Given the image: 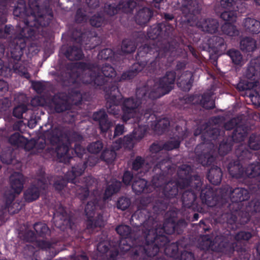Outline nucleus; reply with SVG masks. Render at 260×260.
Wrapping results in <instances>:
<instances>
[{"label": "nucleus", "instance_id": "nucleus-29", "mask_svg": "<svg viewBox=\"0 0 260 260\" xmlns=\"http://www.w3.org/2000/svg\"><path fill=\"white\" fill-rule=\"evenodd\" d=\"M200 178L202 181V185H203L202 179L201 177ZM202 185H201L200 189L199 190H197L194 188H192L195 189L196 191H198V192L200 191V198L202 203L208 206L213 207L214 208V211L215 213L216 211L215 210L216 207L219 206L216 203L215 193L212 188L202 189Z\"/></svg>", "mask_w": 260, "mask_h": 260}, {"label": "nucleus", "instance_id": "nucleus-40", "mask_svg": "<svg viewBox=\"0 0 260 260\" xmlns=\"http://www.w3.org/2000/svg\"><path fill=\"white\" fill-rule=\"evenodd\" d=\"M97 250L102 254L105 260H116L119 251L115 248L110 249L105 242H100L96 247Z\"/></svg>", "mask_w": 260, "mask_h": 260}, {"label": "nucleus", "instance_id": "nucleus-48", "mask_svg": "<svg viewBox=\"0 0 260 260\" xmlns=\"http://www.w3.org/2000/svg\"><path fill=\"white\" fill-rule=\"evenodd\" d=\"M40 196V189L36 185H31L23 192V199L27 203H31L38 200Z\"/></svg>", "mask_w": 260, "mask_h": 260}, {"label": "nucleus", "instance_id": "nucleus-9", "mask_svg": "<svg viewBox=\"0 0 260 260\" xmlns=\"http://www.w3.org/2000/svg\"><path fill=\"white\" fill-rule=\"evenodd\" d=\"M70 82L72 83L75 88H72L70 94L73 98L74 104L80 105L82 102V92L81 88L84 85L90 84L96 89H103L106 80L100 72L89 70L87 72L79 76L77 72L70 73Z\"/></svg>", "mask_w": 260, "mask_h": 260}, {"label": "nucleus", "instance_id": "nucleus-18", "mask_svg": "<svg viewBox=\"0 0 260 260\" xmlns=\"http://www.w3.org/2000/svg\"><path fill=\"white\" fill-rule=\"evenodd\" d=\"M219 239L220 241L217 239L212 241L209 237L204 236L199 243V248L205 252L212 251L231 255L234 248L233 245L226 242L225 237H222Z\"/></svg>", "mask_w": 260, "mask_h": 260}, {"label": "nucleus", "instance_id": "nucleus-50", "mask_svg": "<svg viewBox=\"0 0 260 260\" xmlns=\"http://www.w3.org/2000/svg\"><path fill=\"white\" fill-rule=\"evenodd\" d=\"M132 187L134 192L137 194L141 193H148L150 191V189L148 188V182L144 179L138 178L134 179Z\"/></svg>", "mask_w": 260, "mask_h": 260}, {"label": "nucleus", "instance_id": "nucleus-39", "mask_svg": "<svg viewBox=\"0 0 260 260\" xmlns=\"http://www.w3.org/2000/svg\"><path fill=\"white\" fill-rule=\"evenodd\" d=\"M246 77L251 80L260 78V58L251 60L246 71Z\"/></svg>", "mask_w": 260, "mask_h": 260}, {"label": "nucleus", "instance_id": "nucleus-31", "mask_svg": "<svg viewBox=\"0 0 260 260\" xmlns=\"http://www.w3.org/2000/svg\"><path fill=\"white\" fill-rule=\"evenodd\" d=\"M196 210V209H195L194 210H188V209H187L186 210V211L185 210H182V211L183 212V218H181L180 219L177 220V218H178V215L179 214V212H180V210L178 209V208L177 207H173L171 209H170V210L168 211L166 214H165V220H164V222L163 223V224L161 223V226H163L167 218H168V216H167V214L170 212V211H172V212H175L176 213V216H174V217H173V220H174V223H177L179 220H184L185 222L186 223V225H187L188 224V223L185 220V218H186L188 221H196V220H198L199 218V214L198 213H195V210ZM187 226H186L184 229H183V231L184 232V229L186 228ZM183 232H182L183 233Z\"/></svg>", "mask_w": 260, "mask_h": 260}, {"label": "nucleus", "instance_id": "nucleus-43", "mask_svg": "<svg viewBox=\"0 0 260 260\" xmlns=\"http://www.w3.org/2000/svg\"><path fill=\"white\" fill-rule=\"evenodd\" d=\"M250 191L252 193L255 194L256 197L248 202L247 205V209L251 212L259 213L260 212V186L256 185L255 186H251Z\"/></svg>", "mask_w": 260, "mask_h": 260}, {"label": "nucleus", "instance_id": "nucleus-41", "mask_svg": "<svg viewBox=\"0 0 260 260\" xmlns=\"http://www.w3.org/2000/svg\"><path fill=\"white\" fill-rule=\"evenodd\" d=\"M122 186V182L116 179H111L106 183V188L103 195L104 200L110 199L115 194L118 193Z\"/></svg>", "mask_w": 260, "mask_h": 260}, {"label": "nucleus", "instance_id": "nucleus-26", "mask_svg": "<svg viewBox=\"0 0 260 260\" xmlns=\"http://www.w3.org/2000/svg\"><path fill=\"white\" fill-rule=\"evenodd\" d=\"M6 6L7 5L0 0V38H7L14 30L12 25H4L7 21Z\"/></svg>", "mask_w": 260, "mask_h": 260}, {"label": "nucleus", "instance_id": "nucleus-28", "mask_svg": "<svg viewBox=\"0 0 260 260\" xmlns=\"http://www.w3.org/2000/svg\"><path fill=\"white\" fill-rule=\"evenodd\" d=\"M181 11L185 17L193 19L200 13L201 8L197 0H182Z\"/></svg>", "mask_w": 260, "mask_h": 260}, {"label": "nucleus", "instance_id": "nucleus-13", "mask_svg": "<svg viewBox=\"0 0 260 260\" xmlns=\"http://www.w3.org/2000/svg\"><path fill=\"white\" fill-rule=\"evenodd\" d=\"M95 32L88 29H85L81 26L74 29L71 34V38L78 45L69 46L64 50V54L67 58L70 60H80L82 59L83 54L81 45H88L95 37Z\"/></svg>", "mask_w": 260, "mask_h": 260}, {"label": "nucleus", "instance_id": "nucleus-30", "mask_svg": "<svg viewBox=\"0 0 260 260\" xmlns=\"http://www.w3.org/2000/svg\"><path fill=\"white\" fill-rule=\"evenodd\" d=\"M52 103L55 112L60 113L67 111V113L69 114V116L72 118L76 116V113L71 111L72 105L70 104L67 99L61 98L60 96H54L52 99Z\"/></svg>", "mask_w": 260, "mask_h": 260}, {"label": "nucleus", "instance_id": "nucleus-54", "mask_svg": "<svg viewBox=\"0 0 260 260\" xmlns=\"http://www.w3.org/2000/svg\"><path fill=\"white\" fill-rule=\"evenodd\" d=\"M87 218L86 224V228L88 230H93L95 228H101L104 225L103 216L101 214H99L95 219H93V217Z\"/></svg>", "mask_w": 260, "mask_h": 260}, {"label": "nucleus", "instance_id": "nucleus-22", "mask_svg": "<svg viewBox=\"0 0 260 260\" xmlns=\"http://www.w3.org/2000/svg\"><path fill=\"white\" fill-rule=\"evenodd\" d=\"M162 169L159 171V168L155 169V166H153V172L155 173V175L153 176L151 182L155 188L165 186L174 171V168L171 167V164H169V167L167 168L164 166Z\"/></svg>", "mask_w": 260, "mask_h": 260}, {"label": "nucleus", "instance_id": "nucleus-14", "mask_svg": "<svg viewBox=\"0 0 260 260\" xmlns=\"http://www.w3.org/2000/svg\"><path fill=\"white\" fill-rule=\"evenodd\" d=\"M242 202L231 201V203L225 202L218 207H216L213 218L218 223L226 224L228 228L234 230L237 228V214L242 209Z\"/></svg>", "mask_w": 260, "mask_h": 260}, {"label": "nucleus", "instance_id": "nucleus-20", "mask_svg": "<svg viewBox=\"0 0 260 260\" xmlns=\"http://www.w3.org/2000/svg\"><path fill=\"white\" fill-rule=\"evenodd\" d=\"M136 0H121L118 5L106 3L104 11L107 15L112 16L117 14L119 11L124 13L131 14L137 6Z\"/></svg>", "mask_w": 260, "mask_h": 260}, {"label": "nucleus", "instance_id": "nucleus-7", "mask_svg": "<svg viewBox=\"0 0 260 260\" xmlns=\"http://www.w3.org/2000/svg\"><path fill=\"white\" fill-rule=\"evenodd\" d=\"M220 129L217 126H206L204 129L198 127L194 131V135H201L202 142L195 148L194 152L197 156V160L203 166L212 165L216 160V153L213 148V140H216L220 136Z\"/></svg>", "mask_w": 260, "mask_h": 260}, {"label": "nucleus", "instance_id": "nucleus-38", "mask_svg": "<svg viewBox=\"0 0 260 260\" xmlns=\"http://www.w3.org/2000/svg\"><path fill=\"white\" fill-rule=\"evenodd\" d=\"M227 169L232 178L241 179L245 177V168L239 161L234 160L227 164Z\"/></svg>", "mask_w": 260, "mask_h": 260}, {"label": "nucleus", "instance_id": "nucleus-25", "mask_svg": "<svg viewBox=\"0 0 260 260\" xmlns=\"http://www.w3.org/2000/svg\"><path fill=\"white\" fill-rule=\"evenodd\" d=\"M145 131H140L139 128L134 129L132 134L125 136L122 139L118 140V143L116 142V145L120 146V148L123 146L126 148L132 149L134 148V143L136 142L140 141L145 135Z\"/></svg>", "mask_w": 260, "mask_h": 260}, {"label": "nucleus", "instance_id": "nucleus-36", "mask_svg": "<svg viewBox=\"0 0 260 260\" xmlns=\"http://www.w3.org/2000/svg\"><path fill=\"white\" fill-rule=\"evenodd\" d=\"M93 119L98 121L102 132H107L113 125L111 121L108 118V115L104 110H100L93 114Z\"/></svg>", "mask_w": 260, "mask_h": 260}, {"label": "nucleus", "instance_id": "nucleus-52", "mask_svg": "<svg viewBox=\"0 0 260 260\" xmlns=\"http://www.w3.org/2000/svg\"><path fill=\"white\" fill-rule=\"evenodd\" d=\"M240 46L241 49L244 52H253L256 48V42L254 39L246 37L241 40Z\"/></svg>", "mask_w": 260, "mask_h": 260}, {"label": "nucleus", "instance_id": "nucleus-19", "mask_svg": "<svg viewBox=\"0 0 260 260\" xmlns=\"http://www.w3.org/2000/svg\"><path fill=\"white\" fill-rule=\"evenodd\" d=\"M53 221L54 225L61 231L70 229L72 231L76 228V219L72 213H68L64 207L60 205L53 214Z\"/></svg>", "mask_w": 260, "mask_h": 260}, {"label": "nucleus", "instance_id": "nucleus-57", "mask_svg": "<svg viewBox=\"0 0 260 260\" xmlns=\"http://www.w3.org/2000/svg\"><path fill=\"white\" fill-rule=\"evenodd\" d=\"M225 54L230 57L234 64L236 65L241 64L243 56L240 51L235 49H231L228 50Z\"/></svg>", "mask_w": 260, "mask_h": 260}, {"label": "nucleus", "instance_id": "nucleus-6", "mask_svg": "<svg viewBox=\"0 0 260 260\" xmlns=\"http://www.w3.org/2000/svg\"><path fill=\"white\" fill-rule=\"evenodd\" d=\"M46 137L50 144L55 146L57 160L65 162L73 159V157L68 156L72 143L81 142L83 140V137L78 133L60 125L52 127L46 133Z\"/></svg>", "mask_w": 260, "mask_h": 260}, {"label": "nucleus", "instance_id": "nucleus-55", "mask_svg": "<svg viewBox=\"0 0 260 260\" xmlns=\"http://www.w3.org/2000/svg\"><path fill=\"white\" fill-rule=\"evenodd\" d=\"M34 229L37 235L41 237L44 238L49 236L50 231L47 225L41 222H38L34 224Z\"/></svg>", "mask_w": 260, "mask_h": 260}, {"label": "nucleus", "instance_id": "nucleus-21", "mask_svg": "<svg viewBox=\"0 0 260 260\" xmlns=\"http://www.w3.org/2000/svg\"><path fill=\"white\" fill-rule=\"evenodd\" d=\"M143 103L141 98L133 97L125 98L124 99L121 105L122 112V119L126 122L133 117L139 106Z\"/></svg>", "mask_w": 260, "mask_h": 260}, {"label": "nucleus", "instance_id": "nucleus-35", "mask_svg": "<svg viewBox=\"0 0 260 260\" xmlns=\"http://www.w3.org/2000/svg\"><path fill=\"white\" fill-rule=\"evenodd\" d=\"M194 81L193 73L190 71H186L178 78L177 85L183 91H188L192 86Z\"/></svg>", "mask_w": 260, "mask_h": 260}, {"label": "nucleus", "instance_id": "nucleus-60", "mask_svg": "<svg viewBox=\"0 0 260 260\" xmlns=\"http://www.w3.org/2000/svg\"><path fill=\"white\" fill-rule=\"evenodd\" d=\"M221 30L224 34L231 37L237 36L239 34L236 26L230 23L225 22L221 26Z\"/></svg>", "mask_w": 260, "mask_h": 260}, {"label": "nucleus", "instance_id": "nucleus-44", "mask_svg": "<svg viewBox=\"0 0 260 260\" xmlns=\"http://www.w3.org/2000/svg\"><path fill=\"white\" fill-rule=\"evenodd\" d=\"M210 47L217 54H225L227 48L226 44L223 38L219 36H213L209 40Z\"/></svg>", "mask_w": 260, "mask_h": 260}, {"label": "nucleus", "instance_id": "nucleus-53", "mask_svg": "<svg viewBox=\"0 0 260 260\" xmlns=\"http://www.w3.org/2000/svg\"><path fill=\"white\" fill-rule=\"evenodd\" d=\"M170 126V121L168 119L164 118L159 119L152 125L154 131L158 135L164 133Z\"/></svg>", "mask_w": 260, "mask_h": 260}, {"label": "nucleus", "instance_id": "nucleus-11", "mask_svg": "<svg viewBox=\"0 0 260 260\" xmlns=\"http://www.w3.org/2000/svg\"><path fill=\"white\" fill-rule=\"evenodd\" d=\"M156 55V59H159L160 55H161L162 58V63L166 59V56L168 53L166 52L163 49L152 46V44L149 42L148 44H145L144 45L140 47L138 49V52L136 56V59L141 60V63H134L129 69L122 73L120 77V80H131L136 77L137 74L141 72L146 66V62L153 56Z\"/></svg>", "mask_w": 260, "mask_h": 260}, {"label": "nucleus", "instance_id": "nucleus-56", "mask_svg": "<svg viewBox=\"0 0 260 260\" xmlns=\"http://www.w3.org/2000/svg\"><path fill=\"white\" fill-rule=\"evenodd\" d=\"M121 48L123 53L129 54L135 51L137 45L135 41L125 39L122 42Z\"/></svg>", "mask_w": 260, "mask_h": 260}, {"label": "nucleus", "instance_id": "nucleus-10", "mask_svg": "<svg viewBox=\"0 0 260 260\" xmlns=\"http://www.w3.org/2000/svg\"><path fill=\"white\" fill-rule=\"evenodd\" d=\"M103 77L106 81L103 86V90L106 93L107 101L106 107L107 112L115 116L119 115L120 108L119 106V97L120 92L118 87V83L113 80L116 72L115 69L111 65L105 63L101 69Z\"/></svg>", "mask_w": 260, "mask_h": 260}, {"label": "nucleus", "instance_id": "nucleus-12", "mask_svg": "<svg viewBox=\"0 0 260 260\" xmlns=\"http://www.w3.org/2000/svg\"><path fill=\"white\" fill-rule=\"evenodd\" d=\"M176 78V73L175 71H167L164 76L155 82L151 90H147L146 87L137 88L136 95L141 99L143 102L147 100L152 102L168 93L173 89Z\"/></svg>", "mask_w": 260, "mask_h": 260}, {"label": "nucleus", "instance_id": "nucleus-64", "mask_svg": "<svg viewBox=\"0 0 260 260\" xmlns=\"http://www.w3.org/2000/svg\"><path fill=\"white\" fill-rule=\"evenodd\" d=\"M131 204V201L129 198L122 196L118 198L116 203V207L117 209L124 211L129 207Z\"/></svg>", "mask_w": 260, "mask_h": 260}, {"label": "nucleus", "instance_id": "nucleus-42", "mask_svg": "<svg viewBox=\"0 0 260 260\" xmlns=\"http://www.w3.org/2000/svg\"><path fill=\"white\" fill-rule=\"evenodd\" d=\"M120 149V146L116 145L115 143L111 147L105 148L100 155L101 160L107 164H112L116 158V151Z\"/></svg>", "mask_w": 260, "mask_h": 260}, {"label": "nucleus", "instance_id": "nucleus-37", "mask_svg": "<svg viewBox=\"0 0 260 260\" xmlns=\"http://www.w3.org/2000/svg\"><path fill=\"white\" fill-rule=\"evenodd\" d=\"M153 14L152 9L144 7L137 11L134 16V19L137 24L145 26L150 21Z\"/></svg>", "mask_w": 260, "mask_h": 260}, {"label": "nucleus", "instance_id": "nucleus-1", "mask_svg": "<svg viewBox=\"0 0 260 260\" xmlns=\"http://www.w3.org/2000/svg\"><path fill=\"white\" fill-rule=\"evenodd\" d=\"M11 4H14L12 6L14 7V16L20 19L23 26L21 27V23L17 25L18 32L9 38L6 48L2 47L1 52L8 61L6 71H13L15 73L24 74L25 68L21 58L26 47V40L35 38L39 34L40 29L49 25L52 20V15L47 5L45 7L48 17L43 21V16H38L29 6L27 8L24 0L11 1V3L7 5L6 8Z\"/></svg>", "mask_w": 260, "mask_h": 260}, {"label": "nucleus", "instance_id": "nucleus-62", "mask_svg": "<svg viewBox=\"0 0 260 260\" xmlns=\"http://www.w3.org/2000/svg\"><path fill=\"white\" fill-rule=\"evenodd\" d=\"M24 138L19 133L15 132L10 137L9 142L12 145L21 147L22 146L23 141L24 140Z\"/></svg>", "mask_w": 260, "mask_h": 260}, {"label": "nucleus", "instance_id": "nucleus-34", "mask_svg": "<svg viewBox=\"0 0 260 260\" xmlns=\"http://www.w3.org/2000/svg\"><path fill=\"white\" fill-rule=\"evenodd\" d=\"M226 188V191L230 192L231 201L242 202L250 198V193L247 189L242 187H236L233 189L230 186Z\"/></svg>", "mask_w": 260, "mask_h": 260}, {"label": "nucleus", "instance_id": "nucleus-23", "mask_svg": "<svg viewBox=\"0 0 260 260\" xmlns=\"http://www.w3.org/2000/svg\"><path fill=\"white\" fill-rule=\"evenodd\" d=\"M176 54L170 55L168 54L166 56V59L164 61V63H162V58L161 59V55H160V58L156 59V55L153 56L154 59L150 61L149 63L146 67L145 71L147 75L151 76L152 75L157 74L158 71L162 69L164 67L168 66V63H170L173 61L174 59V57L176 55Z\"/></svg>", "mask_w": 260, "mask_h": 260}, {"label": "nucleus", "instance_id": "nucleus-61", "mask_svg": "<svg viewBox=\"0 0 260 260\" xmlns=\"http://www.w3.org/2000/svg\"><path fill=\"white\" fill-rule=\"evenodd\" d=\"M252 214H253V213L247 209L246 206L245 210L242 209L241 211H240L237 214L239 217L237 221L238 220L241 224H245L250 220L251 216Z\"/></svg>", "mask_w": 260, "mask_h": 260}, {"label": "nucleus", "instance_id": "nucleus-45", "mask_svg": "<svg viewBox=\"0 0 260 260\" xmlns=\"http://www.w3.org/2000/svg\"><path fill=\"white\" fill-rule=\"evenodd\" d=\"M168 237V236H167ZM168 238L169 241L165 246H160V250L161 248L164 249V253L167 256L173 258H177L180 256L178 250V246L180 245L181 247H185L186 244H182L181 241H178L176 243H172L169 244L170 240Z\"/></svg>", "mask_w": 260, "mask_h": 260}, {"label": "nucleus", "instance_id": "nucleus-49", "mask_svg": "<svg viewBox=\"0 0 260 260\" xmlns=\"http://www.w3.org/2000/svg\"><path fill=\"white\" fill-rule=\"evenodd\" d=\"M235 154L237 158L236 161L244 162L245 160H249L252 156V152L245 147L241 144L239 145L235 149Z\"/></svg>", "mask_w": 260, "mask_h": 260}, {"label": "nucleus", "instance_id": "nucleus-5", "mask_svg": "<svg viewBox=\"0 0 260 260\" xmlns=\"http://www.w3.org/2000/svg\"><path fill=\"white\" fill-rule=\"evenodd\" d=\"M87 168V162H79L72 167V170L67 172L64 177H57L55 178L53 186L54 189L58 191H61L66 186L68 183L70 182L74 184L73 187L76 191V194L82 201L87 199L89 196V187L94 183V178L88 176L81 180L79 179Z\"/></svg>", "mask_w": 260, "mask_h": 260}, {"label": "nucleus", "instance_id": "nucleus-47", "mask_svg": "<svg viewBox=\"0 0 260 260\" xmlns=\"http://www.w3.org/2000/svg\"><path fill=\"white\" fill-rule=\"evenodd\" d=\"M222 177L221 169L217 166L212 167L207 174V178L208 181L214 185H218L221 183Z\"/></svg>", "mask_w": 260, "mask_h": 260}, {"label": "nucleus", "instance_id": "nucleus-8", "mask_svg": "<svg viewBox=\"0 0 260 260\" xmlns=\"http://www.w3.org/2000/svg\"><path fill=\"white\" fill-rule=\"evenodd\" d=\"M149 43L163 49L170 55L176 54V42L174 39V28L171 25L159 23L151 26L147 30Z\"/></svg>", "mask_w": 260, "mask_h": 260}, {"label": "nucleus", "instance_id": "nucleus-63", "mask_svg": "<svg viewBox=\"0 0 260 260\" xmlns=\"http://www.w3.org/2000/svg\"><path fill=\"white\" fill-rule=\"evenodd\" d=\"M89 22L92 26L99 27L105 24V20L104 16L98 14L94 15L90 18Z\"/></svg>", "mask_w": 260, "mask_h": 260}, {"label": "nucleus", "instance_id": "nucleus-27", "mask_svg": "<svg viewBox=\"0 0 260 260\" xmlns=\"http://www.w3.org/2000/svg\"><path fill=\"white\" fill-rule=\"evenodd\" d=\"M214 93L211 90L204 92L202 95H192L188 98V101L192 102L193 104H199L203 108L211 110L215 108V102L212 100V97Z\"/></svg>", "mask_w": 260, "mask_h": 260}, {"label": "nucleus", "instance_id": "nucleus-32", "mask_svg": "<svg viewBox=\"0 0 260 260\" xmlns=\"http://www.w3.org/2000/svg\"><path fill=\"white\" fill-rule=\"evenodd\" d=\"M196 24L202 31L211 34L216 33L219 27L218 21L213 18H201L197 20Z\"/></svg>", "mask_w": 260, "mask_h": 260}, {"label": "nucleus", "instance_id": "nucleus-46", "mask_svg": "<svg viewBox=\"0 0 260 260\" xmlns=\"http://www.w3.org/2000/svg\"><path fill=\"white\" fill-rule=\"evenodd\" d=\"M248 128L245 125H237L234 128L230 139L235 143L243 142L248 135Z\"/></svg>", "mask_w": 260, "mask_h": 260}, {"label": "nucleus", "instance_id": "nucleus-58", "mask_svg": "<svg viewBox=\"0 0 260 260\" xmlns=\"http://www.w3.org/2000/svg\"><path fill=\"white\" fill-rule=\"evenodd\" d=\"M247 146L251 150H258L260 149V135L252 134L247 141Z\"/></svg>", "mask_w": 260, "mask_h": 260}, {"label": "nucleus", "instance_id": "nucleus-2", "mask_svg": "<svg viewBox=\"0 0 260 260\" xmlns=\"http://www.w3.org/2000/svg\"><path fill=\"white\" fill-rule=\"evenodd\" d=\"M192 173L193 169L191 166L181 165L177 171L178 180L169 181L163 187L161 196L154 202H150L147 198L141 199L133 218H138L147 224L145 214L149 213L155 217V220L160 222V216L169 207V210L173 207H177L175 204L178 201L177 196L182 189L188 186L197 190L200 189L202 185L200 176Z\"/></svg>", "mask_w": 260, "mask_h": 260}, {"label": "nucleus", "instance_id": "nucleus-17", "mask_svg": "<svg viewBox=\"0 0 260 260\" xmlns=\"http://www.w3.org/2000/svg\"><path fill=\"white\" fill-rule=\"evenodd\" d=\"M149 154L146 158L152 165L155 166V168H159V170L165 166L166 168L169 167L171 164V158L168 152L164 151L162 144L157 142L153 143L149 147Z\"/></svg>", "mask_w": 260, "mask_h": 260}, {"label": "nucleus", "instance_id": "nucleus-24", "mask_svg": "<svg viewBox=\"0 0 260 260\" xmlns=\"http://www.w3.org/2000/svg\"><path fill=\"white\" fill-rule=\"evenodd\" d=\"M183 190H182V192H180L181 196L180 200L182 205V210L186 211V209L194 210L197 209L198 207L196 202L197 194L195 189Z\"/></svg>", "mask_w": 260, "mask_h": 260}, {"label": "nucleus", "instance_id": "nucleus-4", "mask_svg": "<svg viewBox=\"0 0 260 260\" xmlns=\"http://www.w3.org/2000/svg\"><path fill=\"white\" fill-rule=\"evenodd\" d=\"M135 212L132 215L131 222L132 224H135L137 226L143 225L142 228L141 235H140V231H139L138 236L135 237L136 234L132 232L131 228L126 225H120L116 228V231L122 239L119 243V249L123 254L127 253L128 255L132 258V255L134 249L136 247H143L145 244V237L149 229H155L159 228L161 226V222L155 220V217L152 216L149 213L145 214L146 217L145 222L141 221L138 218H133V216Z\"/></svg>", "mask_w": 260, "mask_h": 260}, {"label": "nucleus", "instance_id": "nucleus-15", "mask_svg": "<svg viewBox=\"0 0 260 260\" xmlns=\"http://www.w3.org/2000/svg\"><path fill=\"white\" fill-rule=\"evenodd\" d=\"M256 235V228L254 225H246L242 230L237 232L234 239V242H230L229 238L225 237L226 242L233 245L234 248L231 252V255L234 252H240L244 255L242 257L247 259L249 257V253L246 248V245L244 244L248 242Z\"/></svg>", "mask_w": 260, "mask_h": 260}, {"label": "nucleus", "instance_id": "nucleus-51", "mask_svg": "<svg viewBox=\"0 0 260 260\" xmlns=\"http://www.w3.org/2000/svg\"><path fill=\"white\" fill-rule=\"evenodd\" d=\"M243 26L246 31L257 34L260 32V21L249 17L244 19Z\"/></svg>", "mask_w": 260, "mask_h": 260}, {"label": "nucleus", "instance_id": "nucleus-16", "mask_svg": "<svg viewBox=\"0 0 260 260\" xmlns=\"http://www.w3.org/2000/svg\"><path fill=\"white\" fill-rule=\"evenodd\" d=\"M11 190L5 194V209H8L10 214L17 213L20 209L12 211V204L16 197V194H19L23 188L24 183L23 175L18 172H15L10 177Z\"/></svg>", "mask_w": 260, "mask_h": 260}, {"label": "nucleus", "instance_id": "nucleus-3", "mask_svg": "<svg viewBox=\"0 0 260 260\" xmlns=\"http://www.w3.org/2000/svg\"><path fill=\"white\" fill-rule=\"evenodd\" d=\"M175 212L170 211L163 226L155 229H149L145 235V244L143 247L134 248L132 258L135 260H167L166 256L160 255V246H165L169 240L167 235H181L183 229L186 226L184 220H180L175 223L173 217L176 216Z\"/></svg>", "mask_w": 260, "mask_h": 260}, {"label": "nucleus", "instance_id": "nucleus-33", "mask_svg": "<svg viewBox=\"0 0 260 260\" xmlns=\"http://www.w3.org/2000/svg\"><path fill=\"white\" fill-rule=\"evenodd\" d=\"M245 177L244 179H255L258 181L257 183L251 184L248 185V188L251 186H255L259 185L260 186V162L255 161L251 163L245 168Z\"/></svg>", "mask_w": 260, "mask_h": 260}, {"label": "nucleus", "instance_id": "nucleus-59", "mask_svg": "<svg viewBox=\"0 0 260 260\" xmlns=\"http://www.w3.org/2000/svg\"><path fill=\"white\" fill-rule=\"evenodd\" d=\"M233 142L231 139L223 140L219 144L218 152L220 155H225L232 149Z\"/></svg>", "mask_w": 260, "mask_h": 260}]
</instances>
